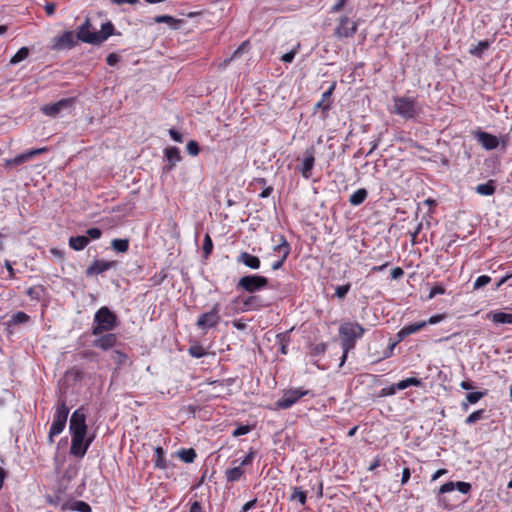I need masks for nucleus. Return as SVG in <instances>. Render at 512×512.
<instances>
[{"instance_id": "f257e3e1", "label": "nucleus", "mask_w": 512, "mask_h": 512, "mask_svg": "<svg viewBox=\"0 0 512 512\" xmlns=\"http://www.w3.org/2000/svg\"><path fill=\"white\" fill-rule=\"evenodd\" d=\"M392 101L390 112L404 120L418 121L423 114V104L418 101L417 97L394 96Z\"/></svg>"}, {"instance_id": "f03ea898", "label": "nucleus", "mask_w": 512, "mask_h": 512, "mask_svg": "<svg viewBox=\"0 0 512 512\" xmlns=\"http://www.w3.org/2000/svg\"><path fill=\"white\" fill-rule=\"evenodd\" d=\"M365 333V329L357 322H344L339 327V336L341 338V346L343 355L341 364L346 360L348 352L355 347L356 341Z\"/></svg>"}, {"instance_id": "7ed1b4c3", "label": "nucleus", "mask_w": 512, "mask_h": 512, "mask_svg": "<svg viewBox=\"0 0 512 512\" xmlns=\"http://www.w3.org/2000/svg\"><path fill=\"white\" fill-rule=\"evenodd\" d=\"M117 326V317L108 307H101L94 315L92 335L98 336L113 330Z\"/></svg>"}, {"instance_id": "20e7f679", "label": "nucleus", "mask_w": 512, "mask_h": 512, "mask_svg": "<svg viewBox=\"0 0 512 512\" xmlns=\"http://www.w3.org/2000/svg\"><path fill=\"white\" fill-rule=\"evenodd\" d=\"M69 412L70 410L66 405L65 399L59 398L55 406V413L53 415V421L49 430V443H53L54 437L63 432L66 426Z\"/></svg>"}, {"instance_id": "39448f33", "label": "nucleus", "mask_w": 512, "mask_h": 512, "mask_svg": "<svg viewBox=\"0 0 512 512\" xmlns=\"http://www.w3.org/2000/svg\"><path fill=\"white\" fill-rule=\"evenodd\" d=\"M473 137L477 140V142L485 149V150H494L500 144L502 149H506L508 145L507 138H502L501 140L488 132L482 131L480 129L472 132Z\"/></svg>"}, {"instance_id": "423d86ee", "label": "nucleus", "mask_w": 512, "mask_h": 512, "mask_svg": "<svg viewBox=\"0 0 512 512\" xmlns=\"http://www.w3.org/2000/svg\"><path fill=\"white\" fill-rule=\"evenodd\" d=\"M268 285V279L261 275H247L240 278L237 283V289H242L253 294Z\"/></svg>"}, {"instance_id": "0eeeda50", "label": "nucleus", "mask_w": 512, "mask_h": 512, "mask_svg": "<svg viewBox=\"0 0 512 512\" xmlns=\"http://www.w3.org/2000/svg\"><path fill=\"white\" fill-rule=\"evenodd\" d=\"M311 395L313 393L310 390H304L302 388L288 389L283 392V395L275 403L279 409H289L292 407L300 398Z\"/></svg>"}, {"instance_id": "6e6552de", "label": "nucleus", "mask_w": 512, "mask_h": 512, "mask_svg": "<svg viewBox=\"0 0 512 512\" xmlns=\"http://www.w3.org/2000/svg\"><path fill=\"white\" fill-rule=\"evenodd\" d=\"M71 435H87L86 413L83 407L76 409L69 422Z\"/></svg>"}, {"instance_id": "1a4fd4ad", "label": "nucleus", "mask_w": 512, "mask_h": 512, "mask_svg": "<svg viewBox=\"0 0 512 512\" xmlns=\"http://www.w3.org/2000/svg\"><path fill=\"white\" fill-rule=\"evenodd\" d=\"M357 29V22L352 21L347 16H341L335 28L334 35L339 39L352 37L357 32Z\"/></svg>"}, {"instance_id": "9d476101", "label": "nucleus", "mask_w": 512, "mask_h": 512, "mask_svg": "<svg viewBox=\"0 0 512 512\" xmlns=\"http://www.w3.org/2000/svg\"><path fill=\"white\" fill-rule=\"evenodd\" d=\"M93 438L86 439V435H71L70 454L83 458L91 445Z\"/></svg>"}, {"instance_id": "9b49d317", "label": "nucleus", "mask_w": 512, "mask_h": 512, "mask_svg": "<svg viewBox=\"0 0 512 512\" xmlns=\"http://www.w3.org/2000/svg\"><path fill=\"white\" fill-rule=\"evenodd\" d=\"M219 312L220 305L216 303L209 312L203 313L199 316L196 325L203 330L215 327L220 321Z\"/></svg>"}, {"instance_id": "f8f14e48", "label": "nucleus", "mask_w": 512, "mask_h": 512, "mask_svg": "<svg viewBox=\"0 0 512 512\" xmlns=\"http://www.w3.org/2000/svg\"><path fill=\"white\" fill-rule=\"evenodd\" d=\"M90 21L86 19L85 22L78 28L76 37L84 43L100 44L99 35L97 31L90 30Z\"/></svg>"}, {"instance_id": "ddd939ff", "label": "nucleus", "mask_w": 512, "mask_h": 512, "mask_svg": "<svg viewBox=\"0 0 512 512\" xmlns=\"http://www.w3.org/2000/svg\"><path fill=\"white\" fill-rule=\"evenodd\" d=\"M73 101V98H64L55 103L44 105L41 110L45 115L55 117L61 111L71 108Z\"/></svg>"}, {"instance_id": "4468645a", "label": "nucleus", "mask_w": 512, "mask_h": 512, "mask_svg": "<svg viewBox=\"0 0 512 512\" xmlns=\"http://www.w3.org/2000/svg\"><path fill=\"white\" fill-rule=\"evenodd\" d=\"M274 251L281 254V259L272 264V269L278 270L282 267L290 253V244L283 235H279V243L274 247Z\"/></svg>"}, {"instance_id": "2eb2a0df", "label": "nucleus", "mask_w": 512, "mask_h": 512, "mask_svg": "<svg viewBox=\"0 0 512 512\" xmlns=\"http://www.w3.org/2000/svg\"><path fill=\"white\" fill-rule=\"evenodd\" d=\"M116 261L95 260L86 269L87 276L102 274L116 266Z\"/></svg>"}, {"instance_id": "dca6fc26", "label": "nucleus", "mask_w": 512, "mask_h": 512, "mask_svg": "<svg viewBox=\"0 0 512 512\" xmlns=\"http://www.w3.org/2000/svg\"><path fill=\"white\" fill-rule=\"evenodd\" d=\"M77 37L72 31H66L54 39V48L58 50L70 49L77 44Z\"/></svg>"}, {"instance_id": "f3484780", "label": "nucleus", "mask_w": 512, "mask_h": 512, "mask_svg": "<svg viewBox=\"0 0 512 512\" xmlns=\"http://www.w3.org/2000/svg\"><path fill=\"white\" fill-rule=\"evenodd\" d=\"M315 164L314 148L310 147L304 152V158L300 172L305 179H309Z\"/></svg>"}, {"instance_id": "a211bd4d", "label": "nucleus", "mask_w": 512, "mask_h": 512, "mask_svg": "<svg viewBox=\"0 0 512 512\" xmlns=\"http://www.w3.org/2000/svg\"><path fill=\"white\" fill-rule=\"evenodd\" d=\"M164 155L168 163L163 167L165 172L172 171L176 164L182 160L180 150L177 147H168L164 150Z\"/></svg>"}, {"instance_id": "6ab92c4d", "label": "nucleus", "mask_w": 512, "mask_h": 512, "mask_svg": "<svg viewBox=\"0 0 512 512\" xmlns=\"http://www.w3.org/2000/svg\"><path fill=\"white\" fill-rule=\"evenodd\" d=\"M117 342V336L114 333H107V334H101L98 335V338H96L92 345L96 348L102 349V350H109L113 348L116 345Z\"/></svg>"}, {"instance_id": "aec40b11", "label": "nucleus", "mask_w": 512, "mask_h": 512, "mask_svg": "<svg viewBox=\"0 0 512 512\" xmlns=\"http://www.w3.org/2000/svg\"><path fill=\"white\" fill-rule=\"evenodd\" d=\"M455 489H457L462 494H468L471 490V484L468 482H463V481H457V482L450 481V482L443 484L440 487L439 493L445 494V493L452 492Z\"/></svg>"}, {"instance_id": "412c9836", "label": "nucleus", "mask_w": 512, "mask_h": 512, "mask_svg": "<svg viewBox=\"0 0 512 512\" xmlns=\"http://www.w3.org/2000/svg\"><path fill=\"white\" fill-rule=\"evenodd\" d=\"M47 150L48 149L46 147H43V148H37V149H32V150L23 152L13 158L14 165L15 166L22 165L23 163L32 160L34 157L46 152Z\"/></svg>"}, {"instance_id": "4be33fe9", "label": "nucleus", "mask_w": 512, "mask_h": 512, "mask_svg": "<svg viewBox=\"0 0 512 512\" xmlns=\"http://www.w3.org/2000/svg\"><path fill=\"white\" fill-rule=\"evenodd\" d=\"M486 395L487 390L467 393L465 396V400L461 402V409L467 412L469 410L470 404H476Z\"/></svg>"}, {"instance_id": "5701e85b", "label": "nucleus", "mask_w": 512, "mask_h": 512, "mask_svg": "<svg viewBox=\"0 0 512 512\" xmlns=\"http://www.w3.org/2000/svg\"><path fill=\"white\" fill-rule=\"evenodd\" d=\"M425 327L426 323L422 321L406 325L397 333L398 340L402 341L405 337L417 333Z\"/></svg>"}, {"instance_id": "b1692460", "label": "nucleus", "mask_w": 512, "mask_h": 512, "mask_svg": "<svg viewBox=\"0 0 512 512\" xmlns=\"http://www.w3.org/2000/svg\"><path fill=\"white\" fill-rule=\"evenodd\" d=\"M244 310H257L268 306L258 295H250L243 300Z\"/></svg>"}, {"instance_id": "393cba45", "label": "nucleus", "mask_w": 512, "mask_h": 512, "mask_svg": "<svg viewBox=\"0 0 512 512\" xmlns=\"http://www.w3.org/2000/svg\"><path fill=\"white\" fill-rule=\"evenodd\" d=\"M237 262L244 264L245 266L251 269H259L260 268V259L254 255L249 254L248 252H242L237 258Z\"/></svg>"}, {"instance_id": "a878e982", "label": "nucleus", "mask_w": 512, "mask_h": 512, "mask_svg": "<svg viewBox=\"0 0 512 512\" xmlns=\"http://www.w3.org/2000/svg\"><path fill=\"white\" fill-rule=\"evenodd\" d=\"M495 324H512V311L510 313L495 311L487 314Z\"/></svg>"}, {"instance_id": "bb28decb", "label": "nucleus", "mask_w": 512, "mask_h": 512, "mask_svg": "<svg viewBox=\"0 0 512 512\" xmlns=\"http://www.w3.org/2000/svg\"><path fill=\"white\" fill-rule=\"evenodd\" d=\"M154 466L158 469H166L168 462L165 459V451L161 446H157L154 450Z\"/></svg>"}, {"instance_id": "cd10ccee", "label": "nucleus", "mask_w": 512, "mask_h": 512, "mask_svg": "<svg viewBox=\"0 0 512 512\" xmlns=\"http://www.w3.org/2000/svg\"><path fill=\"white\" fill-rule=\"evenodd\" d=\"M475 191L483 196H491L496 191L495 181L488 180L486 183L479 184L475 187Z\"/></svg>"}, {"instance_id": "c85d7f7f", "label": "nucleus", "mask_w": 512, "mask_h": 512, "mask_svg": "<svg viewBox=\"0 0 512 512\" xmlns=\"http://www.w3.org/2000/svg\"><path fill=\"white\" fill-rule=\"evenodd\" d=\"M89 243V239L86 236H75L69 239V246L75 251L83 250Z\"/></svg>"}, {"instance_id": "c756f323", "label": "nucleus", "mask_w": 512, "mask_h": 512, "mask_svg": "<svg viewBox=\"0 0 512 512\" xmlns=\"http://www.w3.org/2000/svg\"><path fill=\"white\" fill-rule=\"evenodd\" d=\"M367 196V190L365 188H360L350 196L349 203L352 206H359L366 200Z\"/></svg>"}, {"instance_id": "7c9ffc66", "label": "nucleus", "mask_w": 512, "mask_h": 512, "mask_svg": "<svg viewBox=\"0 0 512 512\" xmlns=\"http://www.w3.org/2000/svg\"><path fill=\"white\" fill-rule=\"evenodd\" d=\"M290 501H298L301 505L307 502V492L302 487L295 486L292 488V494L289 496Z\"/></svg>"}, {"instance_id": "2f4dec72", "label": "nucleus", "mask_w": 512, "mask_h": 512, "mask_svg": "<svg viewBox=\"0 0 512 512\" xmlns=\"http://www.w3.org/2000/svg\"><path fill=\"white\" fill-rule=\"evenodd\" d=\"M490 47V41L481 40L477 43V45L471 46L469 49V53L481 58L483 53Z\"/></svg>"}, {"instance_id": "473e14b6", "label": "nucleus", "mask_w": 512, "mask_h": 512, "mask_svg": "<svg viewBox=\"0 0 512 512\" xmlns=\"http://www.w3.org/2000/svg\"><path fill=\"white\" fill-rule=\"evenodd\" d=\"M243 474L244 471L242 469V466L238 465L236 467L226 470L225 476L228 482H236L242 477Z\"/></svg>"}, {"instance_id": "72a5a7b5", "label": "nucleus", "mask_w": 512, "mask_h": 512, "mask_svg": "<svg viewBox=\"0 0 512 512\" xmlns=\"http://www.w3.org/2000/svg\"><path fill=\"white\" fill-rule=\"evenodd\" d=\"M276 339L280 346V352L283 355H286L288 353V344L290 342L289 331L277 334Z\"/></svg>"}, {"instance_id": "f704fd0d", "label": "nucleus", "mask_w": 512, "mask_h": 512, "mask_svg": "<svg viewBox=\"0 0 512 512\" xmlns=\"http://www.w3.org/2000/svg\"><path fill=\"white\" fill-rule=\"evenodd\" d=\"M178 457L185 463H193L196 458V452L193 448L180 449L177 452Z\"/></svg>"}, {"instance_id": "c9c22d12", "label": "nucleus", "mask_w": 512, "mask_h": 512, "mask_svg": "<svg viewBox=\"0 0 512 512\" xmlns=\"http://www.w3.org/2000/svg\"><path fill=\"white\" fill-rule=\"evenodd\" d=\"M30 320L29 315H27L25 312L18 311L17 313L13 314L8 321V326L18 325L27 323Z\"/></svg>"}, {"instance_id": "e433bc0d", "label": "nucleus", "mask_w": 512, "mask_h": 512, "mask_svg": "<svg viewBox=\"0 0 512 512\" xmlns=\"http://www.w3.org/2000/svg\"><path fill=\"white\" fill-rule=\"evenodd\" d=\"M486 410L485 409H479L474 412H472L466 419L465 424L467 425H473L476 422L486 419Z\"/></svg>"}, {"instance_id": "4c0bfd02", "label": "nucleus", "mask_w": 512, "mask_h": 512, "mask_svg": "<svg viewBox=\"0 0 512 512\" xmlns=\"http://www.w3.org/2000/svg\"><path fill=\"white\" fill-rule=\"evenodd\" d=\"M421 384H422V381L420 379L411 377V378H407V379L401 380L398 383H396L395 388H397V390H404L410 386L418 387Z\"/></svg>"}, {"instance_id": "58836bf2", "label": "nucleus", "mask_w": 512, "mask_h": 512, "mask_svg": "<svg viewBox=\"0 0 512 512\" xmlns=\"http://www.w3.org/2000/svg\"><path fill=\"white\" fill-rule=\"evenodd\" d=\"M114 26L111 22L102 24L101 30L98 32L100 43L104 42L113 34Z\"/></svg>"}, {"instance_id": "ea45409f", "label": "nucleus", "mask_w": 512, "mask_h": 512, "mask_svg": "<svg viewBox=\"0 0 512 512\" xmlns=\"http://www.w3.org/2000/svg\"><path fill=\"white\" fill-rule=\"evenodd\" d=\"M29 56V49L27 47L20 48L16 54L10 59L11 65H16L20 63L21 61H24Z\"/></svg>"}, {"instance_id": "a19ab883", "label": "nucleus", "mask_w": 512, "mask_h": 512, "mask_svg": "<svg viewBox=\"0 0 512 512\" xmlns=\"http://www.w3.org/2000/svg\"><path fill=\"white\" fill-rule=\"evenodd\" d=\"M111 247L116 252H126L129 248V241L127 239H113L111 242Z\"/></svg>"}, {"instance_id": "79ce46f5", "label": "nucleus", "mask_w": 512, "mask_h": 512, "mask_svg": "<svg viewBox=\"0 0 512 512\" xmlns=\"http://www.w3.org/2000/svg\"><path fill=\"white\" fill-rule=\"evenodd\" d=\"M332 89L333 87L330 88L328 91L324 92L322 95V99L316 103V108H321L323 113L330 109V103L328 101L326 102V100H329Z\"/></svg>"}, {"instance_id": "37998d69", "label": "nucleus", "mask_w": 512, "mask_h": 512, "mask_svg": "<svg viewBox=\"0 0 512 512\" xmlns=\"http://www.w3.org/2000/svg\"><path fill=\"white\" fill-rule=\"evenodd\" d=\"M111 359L119 368L127 361V355L119 350H113L111 353Z\"/></svg>"}, {"instance_id": "c03bdc74", "label": "nucleus", "mask_w": 512, "mask_h": 512, "mask_svg": "<svg viewBox=\"0 0 512 512\" xmlns=\"http://www.w3.org/2000/svg\"><path fill=\"white\" fill-rule=\"evenodd\" d=\"M69 509L78 512H91L90 505L81 500L72 502V504L69 506Z\"/></svg>"}, {"instance_id": "a18cd8bd", "label": "nucleus", "mask_w": 512, "mask_h": 512, "mask_svg": "<svg viewBox=\"0 0 512 512\" xmlns=\"http://www.w3.org/2000/svg\"><path fill=\"white\" fill-rule=\"evenodd\" d=\"M202 249L204 258L207 259L211 255L213 250V242L209 234H206L204 237Z\"/></svg>"}, {"instance_id": "49530a36", "label": "nucleus", "mask_w": 512, "mask_h": 512, "mask_svg": "<svg viewBox=\"0 0 512 512\" xmlns=\"http://www.w3.org/2000/svg\"><path fill=\"white\" fill-rule=\"evenodd\" d=\"M188 352L194 358H202L206 355V350L200 345L191 346Z\"/></svg>"}, {"instance_id": "de8ad7c7", "label": "nucleus", "mask_w": 512, "mask_h": 512, "mask_svg": "<svg viewBox=\"0 0 512 512\" xmlns=\"http://www.w3.org/2000/svg\"><path fill=\"white\" fill-rule=\"evenodd\" d=\"M491 282V277L488 276V275H481L479 276L474 284H473V288L475 290L477 289H480V288H483L484 286H486L487 284H489Z\"/></svg>"}, {"instance_id": "09e8293b", "label": "nucleus", "mask_w": 512, "mask_h": 512, "mask_svg": "<svg viewBox=\"0 0 512 512\" xmlns=\"http://www.w3.org/2000/svg\"><path fill=\"white\" fill-rule=\"evenodd\" d=\"M350 288H351V284L350 283H347V284L341 285V286H337L336 289H335V295L339 299H344L345 296L347 295V293L350 291Z\"/></svg>"}, {"instance_id": "8fccbe9b", "label": "nucleus", "mask_w": 512, "mask_h": 512, "mask_svg": "<svg viewBox=\"0 0 512 512\" xmlns=\"http://www.w3.org/2000/svg\"><path fill=\"white\" fill-rule=\"evenodd\" d=\"M186 150L190 155L197 156L200 152V147L196 141L191 140L187 143Z\"/></svg>"}, {"instance_id": "3c124183", "label": "nucleus", "mask_w": 512, "mask_h": 512, "mask_svg": "<svg viewBox=\"0 0 512 512\" xmlns=\"http://www.w3.org/2000/svg\"><path fill=\"white\" fill-rule=\"evenodd\" d=\"M444 293H445V288L442 285H435L430 290V293L428 295V300L433 299L436 295H441Z\"/></svg>"}, {"instance_id": "603ef678", "label": "nucleus", "mask_w": 512, "mask_h": 512, "mask_svg": "<svg viewBox=\"0 0 512 512\" xmlns=\"http://www.w3.org/2000/svg\"><path fill=\"white\" fill-rule=\"evenodd\" d=\"M397 388H395V384L390 385L388 387H384L379 392V397L392 396L396 393Z\"/></svg>"}, {"instance_id": "864d4df0", "label": "nucleus", "mask_w": 512, "mask_h": 512, "mask_svg": "<svg viewBox=\"0 0 512 512\" xmlns=\"http://www.w3.org/2000/svg\"><path fill=\"white\" fill-rule=\"evenodd\" d=\"M255 455H256V452L254 450L250 449L249 453L244 457V459L240 462L239 465H241L243 467V466H248V465L252 464V462L255 458Z\"/></svg>"}, {"instance_id": "5fc2aeb1", "label": "nucleus", "mask_w": 512, "mask_h": 512, "mask_svg": "<svg viewBox=\"0 0 512 512\" xmlns=\"http://www.w3.org/2000/svg\"><path fill=\"white\" fill-rule=\"evenodd\" d=\"M327 349L326 343H318L312 348V354L315 356H319L325 353Z\"/></svg>"}, {"instance_id": "6e6d98bb", "label": "nucleus", "mask_w": 512, "mask_h": 512, "mask_svg": "<svg viewBox=\"0 0 512 512\" xmlns=\"http://www.w3.org/2000/svg\"><path fill=\"white\" fill-rule=\"evenodd\" d=\"M250 432V427L247 426V425H241V426H238L233 432H232V435L234 437H239V436H242V435H246L247 433Z\"/></svg>"}, {"instance_id": "4d7b16f0", "label": "nucleus", "mask_w": 512, "mask_h": 512, "mask_svg": "<svg viewBox=\"0 0 512 512\" xmlns=\"http://www.w3.org/2000/svg\"><path fill=\"white\" fill-rule=\"evenodd\" d=\"M444 318H445V314H436V315L431 316L428 320L422 321V322L426 323V326L434 325V324L441 322Z\"/></svg>"}, {"instance_id": "13d9d810", "label": "nucleus", "mask_w": 512, "mask_h": 512, "mask_svg": "<svg viewBox=\"0 0 512 512\" xmlns=\"http://www.w3.org/2000/svg\"><path fill=\"white\" fill-rule=\"evenodd\" d=\"M155 22L156 23L173 24L176 22V20L172 16H169V15H159V16L155 17Z\"/></svg>"}, {"instance_id": "bf43d9fd", "label": "nucleus", "mask_w": 512, "mask_h": 512, "mask_svg": "<svg viewBox=\"0 0 512 512\" xmlns=\"http://www.w3.org/2000/svg\"><path fill=\"white\" fill-rule=\"evenodd\" d=\"M346 0H335L334 5L330 8V13H337L343 9Z\"/></svg>"}, {"instance_id": "052dcab7", "label": "nucleus", "mask_w": 512, "mask_h": 512, "mask_svg": "<svg viewBox=\"0 0 512 512\" xmlns=\"http://www.w3.org/2000/svg\"><path fill=\"white\" fill-rule=\"evenodd\" d=\"M88 237L92 238V239H99L102 235V232L99 228H89L87 231H86Z\"/></svg>"}, {"instance_id": "680f3d73", "label": "nucleus", "mask_w": 512, "mask_h": 512, "mask_svg": "<svg viewBox=\"0 0 512 512\" xmlns=\"http://www.w3.org/2000/svg\"><path fill=\"white\" fill-rule=\"evenodd\" d=\"M169 135L170 137L175 141V142H179V143H182L183 142V136L182 134L177 131L176 129H170L169 130Z\"/></svg>"}, {"instance_id": "e2e57ef3", "label": "nucleus", "mask_w": 512, "mask_h": 512, "mask_svg": "<svg viewBox=\"0 0 512 512\" xmlns=\"http://www.w3.org/2000/svg\"><path fill=\"white\" fill-rule=\"evenodd\" d=\"M106 62L109 66H114L119 62V56L116 53H110L106 58Z\"/></svg>"}, {"instance_id": "0e129e2a", "label": "nucleus", "mask_w": 512, "mask_h": 512, "mask_svg": "<svg viewBox=\"0 0 512 512\" xmlns=\"http://www.w3.org/2000/svg\"><path fill=\"white\" fill-rule=\"evenodd\" d=\"M295 55H296V50H291L290 52L288 53H285L282 57H281V60L285 63H291L293 62L294 58H295Z\"/></svg>"}, {"instance_id": "69168bd1", "label": "nucleus", "mask_w": 512, "mask_h": 512, "mask_svg": "<svg viewBox=\"0 0 512 512\" xmlns=\"http://www.w3.org/2000/svg\"><path fill=\"white\" fill-rule=\"evenodd\" d=\"M257 503V499L254 498L250 501H248L247 503H245L242 508H241V512H248L249 510L253 509L255 507Z\"/></svg>"}, {"instance_id": "338daca9", "label": "nucleus", "mask_w": 512, "mask_h": 512, "mask_svg": "<svg viewBox=\"0 0 512 512\" xmlns=\"http://www.w3.org/2000/svg\"><path fill=\"white\" fill-rule=\"evenodd\" d=\"M410 476H411L410 469L407 468V467L404 468L403 471H402L401 484L402 485L406 484L409 481Z\"/></svg>"}, {"instance_id": "774afa93", "label": "nucleus", "mask_w": 512, "mask_h": 512, "mask_svg": "<svg viewBox=\"0 0 512 512\" xmlns=\"http://www.w3.org/2000/svg\"><path fill=\"white\" fill-rule=\"evenodd\" d=\"M189 512H203L201 503L198 501H194L193 503H191Z\"/></svg>"}]
</instances>
